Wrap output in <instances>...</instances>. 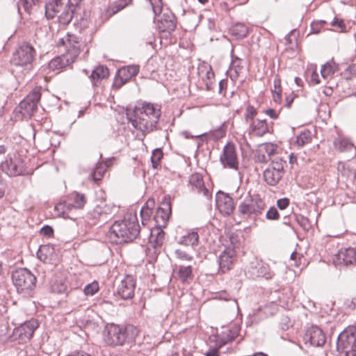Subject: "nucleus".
<instances>
[{
	"mask_svg": "<svg viewBox=\"0 0 356 356\" xmlns=\"http://www.w3.org/2000/svg\"><path fill=\"white\" fill-rule=\"evenodd\" d=\"M289 204V200L286 197L279 199L277 201V207L281 209H285Z\"/></svg>",
	"mask_w": 356,
	"mask_h": 356,
	"instance_id": "obj_63",
	"label": "nucleus"
},
{
	"mask_svg": "<svg viewBox=\"0 0 356 356\" xmlns=\"http://www.w3.org/2000/svg\"><path fill=\"white\" fill-rule=\"evenodd\" d=\"M269 132L268 125L265 120H254L250 126V134L261 137Z\"/></svg>",
	"mask_w": 356,
	"mask_h": 356,
	"instance_id": "obj_28",
	"label": "nucleus"
},
{
	"mask_svg": "<svg viewBox=\"0 0 356 356\" xmlns=\"http://www.w3.org/2000/svg\"><path fill=\"white\" fill-rule=\"evenodd\" d=\"M333 263L339 268L356 265V250L353 248H341L334 255Z\"/></svg>",
	"mask_w": 356,
	"mask_h": 356,
	"instance_id": "obj_10",
	"label": "nucleus"
},
{
	"mask_svg": "<svg viewBox=\"0 0 356 356\" xmlns=\"http://www.w3.org/2000/svg\"><path fill=\"white\" fill-rule=\"evenodd\" d=\"M154 207V200L149 199L140 210L142 224L147 225L152 215V209Z\"/></svg>",
	"mask_w": 356,
	"mask_h": 356,
	"instance_id": "obj_33",
	"label": "nucleus"
},
{
	"mask_svg": "<svg viewBox=\"0 0 356 356\" xmlns=\"http://www.w3.org/2000/svg\"><path fill=\"white\" fill-rule=\"evenodd\" d=\"M13 284L18 293L29 295L35 286L36 277L26 268H19L12 274Z\"/></svg>",
	"mask_w": 356,
	"mask_h": 356,
	"instance_id": "obj_5",
	"label": "nucleus"
},
{
	"mask_svg": "<svg viewBox=\"0 0 356 356\" xmlns=\"http://www.w3.org/2000/svg\"><path fill=\"white\" fill-rule=\"evenodd\" d=\"M334 148L340 152L349 151L353 148V143L348 138L339 136L334 141Z\"/></svg>",
	"mask_w": 356,
	"mask_h": 356,
	"instance_id": "obj_38",
	"label": "nucleus"
},
{
	"mask_svg": "<svg viewBox=\"0 0 356 356\" xmlns=\"http://www.w3.org/2000/svg\"><path fill=\"white\" fill-rule=\"evenodd\" d=\"M136 281L133 276L127 275L118 286V293L124 300L132 298L134 296Z\"/></svg>",
	"mask_w": 356,
	"mask_h": 356,
	"instance_id": "obj_17",
	"label": "nucleus"
},
{
	"mask_svg": "<svg viewBox=\"0 0 356 356\" xmlns=\"http://www.w3.org/2000/svg\"><path fill=\"white\" fill-rule=\"evenodd\" d=\"M313 137L314 134L310 130L304 129L296 136L295 144L299 147H302L310 144L312 142Z\"/></svg>",
	"mask_w": 356,
	"mask_h": 356,
	"instance_id": "obj_35",
	"label": "nucleus"
},
{
	"mask_svg": "<svg viewBox=\"0 0 356 356\" xmlns=\"http://www.w3.org/2000/svg\"><path fill=\"white\" fill-rule=\"evenodd\" d=\"M266 218L268 220H277L279 218L280 215L276 208L274 207H270L266 212Z\"/></svg>",
	"mask_w": 356,
	"mask_h": 356,
	"instance_id": "obj_61",
	"label": "nucleus"
},
{
	"mask_svg": "<svg viewBox=\"0 0 356 356\" xmlns=\"http://www.w3.org/2000/svg\"><path fill=\"white\" fill-rule=\"evenodd\" d=\"M231 57L232 62L228 70V74L231 80L235 83L244 74L245 67L242 65V60L234 55L233 49L231 51Z\"/></svg>",
	"mask_w": 356,
	"mask_h": 356,
	"instance_id": "obj_21",
	"label": "nucleus"
},
{
	"mask_svg": "<svg viewBox=\"0 0 356 356\" xmlns=\"http://www.w3.org/2000/svg\"><path fill=\"white\" fill-rule=\"evenodd\" d=\"M51 288L53 292L57 293H62L66 291L67 286L63 282H54L51 284Z\"/></svg>",
	"mask_w": 356,
	"mask_h": 356,
	"instance_id": "obj_52",
	"label": "nucleus"
},
{
	"mask_svg": "<svg viewBox=\"0 0 356 356\" xmlns=\"http://www.w3.org/2000/svg\"><path fill=\"white\" fill-rule=\"evenodd\" d=\"M257 114V110L253 106L248 105L245 109V118L248 121V119L252 120Z\"/></svg>",
	"mask_w": 356,
	"mask_h": 356,
	"instance_id": "obj_58",
	"label": "nucleus"
},
{
	"mask_svg": "<svg viewBox=\"0 0 356 356\" xmlns=\"http://www.w3.org/2000/svg\"><path fill=\"white\" fill-rule=\"evenodd\" d=\"M305 339L314 346H323L326 341V337L322 329L318 326H312L307 330Z\"/></svg>",
	"mask_w": 356,
	"mask_h": 356,
	"instance_id": "obj_19",
	"label": "nucleus"
},
{
	"mask_svg": "<svg viewBox=\"0 0 356 356\" xmlns=\"http://www.w3.org/2000/svg\"><path fill=\"white\" fill-rule=\"evenodd\" d=\"M42 87H35L19 103L20 112L23 115L31 118L38 110L42 95Z\"/></svg>",
	"mask_w": 356,
	"mask_h": 356,
	"instance_id": "obj_6",
	"label": "nucleus"
},
{
	"mask_svg": "<svg viewBox=\"0 0 356 356\" xmlns=\"http://www.w3.org/2000/svg\"><path fill=\"white\" fill-rule=\"evenodd\" d=\"M109 76V71L106 67L102 65L96 67L92 72L90 79L94 86H97V82Z\"/></svg>",
	"mask_w": 356,
	"mask_h": 356,
	"instance_id": "obj_31",
	"label": "nucleus"
},
{
	"mask_svg": "<svg viewBox=\"0 0 356 356\" xmlns=\"http://www.w3.org/2000/svg\"><path fill=\"white\" fill-rule=\"evenodd\" d=\"M140 227L136 213H127L121 220L115 221L111 227L108 236L111 243L121 244L136 239Z\"/></svg>",
	"mask_w": 356,
	"mask_h": 356,
	"instance_id": "obj_2",
	"label": "nucleus"
},
{
	"mask_svg": "<svg viewBox=\"0 0 356 356\" xmlns=\"http://www.w3.org/2000/svg\"><path fill=\"white\" fill-rule=\"evenodd\" d=\"M226 134V129L224 125H221L217 129L211 130L208 133L197 135V137H204L207 140L216 141L223 138Z\"/></svg>",
	"mask_w": 356,
	"mask_h": 356,
	"instance_id": "obj_36",
	"label": "nucleus"
},
{
	"mask_svg": "<svg viewBox=\"0 0 356 356\" xmlns=\"http://www.w3.org/2000/svg\"><path fill=\"white\" fill-rule=\"evenodd\" d=\"M310 81L314 84H318L321 83L319 75L316 72V70H313L310 76Z\"/></svg>",
	"mask_w": 356,
	"mask_h": 356,
	"instance_id": "obj_64",
	"label": "nucleus"
},
{
	"mask_svg": "<svg viewBox=\"0 0 356 356\" xmlns=\"http://www.w3.org/2000/svg\"><path fill=\"white\" fill-rule=\"evenodd\" d=\"M67 200L72 205L75 211L78 209H82L87 202L85 195L79 193L72 194Z\"/></svg>",
	"mask_w": 356,
	"mask_h": 356,
	"instance_id": "obj_32",
	"label": "nucleus"
},
{
	"mask_svg": "<svg viewBox=\"0 0 356 356\" xmlns=\"http://www.w3.org/2000/svg\"><path fill=\"white\" fill-rule=\"evenodd\" d=\"M132 126L142 133L143 136L157 129L161 115V106L144 102L135 106L132 113H127Z\"/></svg>",
	"mask_w": 356,
	"mask_h": 356,
	"instance_id": "obj_1",
	"label": "nucleus"
},
{
	"mask_svg": "<svg viewBox=\"0 0 356 356\" xmlns=\"http://www.w3.org/2000/svg\"><path fill=\"white\" fill-rule=\"evenodd\" d=\"M171 214V204L169 201H163L161 203L154 215V219L156 223V227H165L168 221Z\"/></svg>",
	"mask_w": 356,
	"mask_h": 356,
	"instance_id": "obj_18",
	"label": "nucleus"
},
{
	"mask_svg": "<svg viewBox=\"0 0 356 356\" xmlns=\"http://www.w3.org/2000/svg\"><path fill=\"white\" fill-rule=\"evenodd\" d=\"M356 76V63L350 65L343 72V76L346 79H351Z\"/></svg>",
	"mask_w": 356,
	"mask_h": 356,
	"instance_id": "obj_55",
	"label": "nucleus"
},
{
	"mask_svg": "<svg viewBox=\"0 0 356 356\" xmlns=\"http://www.w3.org/2000/svg\"><path fill=\"white\" fill-rule=\"evenodd\" d=\"M54 211L58 217L71 220L76 218V211L67 199L56 204L54 207Z\"/></svg>",
	"mask_w": 356,
	"mask_h": 356,
	"instance_id": "obj_23",
	"label": "nucleus"
},
{
	"mask_svg": "<svg viewBox=\"0 0 356 356\" xmlns=\"http://www.w3.org/2000/svg\"><path fill=\"white\" fill-rule=\"evenodd\" d=\"M131 2V0H118L112 3L107 9L109 17L116 14Z\"/></svg>",
	"mask_w": 356,
	"mask_h": 356,
	"instance_id": "obj_40",
	"label": "nucleus"
},
{
	"mask_svg": "<svg viewBox=\"0 0 356 356\" xmlns=\"http://www.w3.org/2000/svg\"><path fill=\"white\" fill-rule=\"evenodd\" d=\"M175 254L177 258L182 261H191L193 259V257L191 255L179 249L176 250Z\"/></svg>",
	"mask_w": 356,
	"mask_h": 356,
	"instance_id": "obj_57",
	"label": "nucleus"
},
{
	"mask_svg": "<svg viewBox=\"0 0 356 356\" xmlns=\"http://www.w3.org/2000/svg\"><path fill=\"white\" fill-rule=\"evenodd\" d=\"M63 45L66 48V54L76 60L81 52V41L74 34L67 33L66 35L60 39L58 45Z\"/></svg>",
	"mask_w": 356,
	"mask_h": 356,
	"instance_id": "obj_12",
	"label": "nucleus"
},
{
	"mask_svg": "<svg viewBox=\"0 0 356 356\" xmlns=\"http://www.w3.org/2000/svg\"><path fill=\"white\" fill-rule=\"evenodd\" d=\"M282 175L281 171L275 170V168H268L264 172V179L270 186L276 185L281 179Z\"/></svg>",
	"mask_w": 356,
	"mask_h": 356,
	"instance_id": "obj_30",
	"label": "nucleus"
},
{
	"mask_svg": "<svg viewBox=\"0 0 356 356\" xmlns=\"http://www.w3.org/2000/svg\"><path fill=\"white\" fill-rule=\"evenodd\" d=\"M236 258V252L234 248L226 247L218 257L219 272L225 273L232 269Z\"/></svg>",
	"mask_w": 356,
	"mask_h": 356,
	"instance_id": "obj_13",
	"label": "nucleus"
},
{
	"mask_svg": "<svg viewBox=\"0 0 356 356\" xmlns=\"http://www.w3.org/2000/svg\"><path fill=\"white\" fill-rule=\"evenodd\" d=\"M0 169L9 177H15L22 172L19 162L13 160L11 158H6L0 165Z\"/></svg>",
	"mask_w": 356,
	"mask_h": 356,
	"instance_id": "obj_24",
	"label": "nucleus"
},
{
	"mask_svg": "<svg viewBox=\"0 0 356 356\" xmlns=\"http://www.w3.org/2000/svg\"><path fill=\"white\" fill-rule=\"evenodd\" d=\"M337 70V66L334 63H327L323 65L321 70V77L324 79H328L332 77L335 71Z\"/></svg>",
	"mask_w": 356,
	"mask_h": 356,
	"instance_id": "obj_45",
	"label": "nucleus"
},
{
	"mask_svg": "<svg viewBox=\"0 0 356 356\" xmlns=\"http://www.w3.org/2000/svg\"><path fill=\"white\" fill-rule=\"evenodd\" d=\"M296 221L298 224L304 229L308 230L310 227V223L309 219L302 215L296 214L295 215Z\"/></svg>",
	"mask_w": 356,
	"mask_h": 356,
	"instance_id": "obj_51",
	"label": "nucleus"
},
{
	"mask_svg": "<svg viewBox=\"0 0 356 356\" xmlns=\"http://www.w3.org/2000/svg\"><path fill=\"white\" fill-rule=\"evenodd\" d=\"M165 241V232L162 227H155L150 229V236L147 245V254L152 259L156 258L159 249Z\"/></svg>",
	"mask_w": 356,
	"mask_h": 356,
	"instance_id": "obj_8",
	"label": "nucleus"
},
{
	"mask_svg": "<svg viewBox=\"0 0 356 356\" xmlns=\"http://www.w3.org/2000/svg\"><path fill=\"white\" fill-rule=\"evenodd\" d=\"M248 31V26L243 23H236L230 29L231 35L238 40L245 38Z\"/></svg>",
	"mask_w": 356,
	"mask_h": 356,
	"instance_id": "obj_37",
	"label": "nucleus"
},
{
	"mask_svg": "<svg viewBox=\"0 0 356 356\" xmlns=\"http://www.w3.org/2000/svg\"><path fill=\"white\" fill-rule=\"evenodd\" d=\"M216 207L221 214L225 216H230L234 209L232 197L228 194L218 191L216 197Z\"/></svg>",
	"mask_w": 356,
	"mask_h": 356,
	"instance_id": "obj_15",
	"label": "nucleus"
},
{
	"mask_svg": "<svg viewBox=\"0 0 356 356\" xmlns=\"http://www.w3.org/2000/svg\"><path fill=\"white\" fill-rule=\"evenodd\" d=\"M331 25L334 27H336L339 31H343L346 29V25L343 19H339L337 17H334L333 21L331 22Z\"/></svg>",
	"mask_w": 356,
	"mask_h": 356,
	"instance_id": "obj_60",
	"label": "nucleus"
},
{
	"mask_svg": "<svg viewBox=\"0 0 356 356\" xmlns=\"http://www.w3.org/2000/svg\"><path fill=\"white\" fill-rule=\"evenodd\" d=\"M136 335L137 330L133 325L123 327L113 323L108 324L103 332L104 341L111 346H122L132 342Z\"/></svg>",
	"mask_w": 356,
	"mask_h": 356,
	"instance_id": "obj_3",
	"label": "nucleus"
},
{
	"mask_svg": "<svg viewBox=\"0 0 356 356\" xmlns=\"http://www.w3.org/2000/svg\"><path fill=\"white\" fill-rule=\"evenodd\" d=\"M265 209L266 203L259 196H252L248 193L238 206L237 215L240 220L237 222L255 218L261 215Z\"/></svg>",
	"mask_w": 356,
	"mask_h": 356,
	"instance_id": "obj_4",
	"label": "nucleus"
},
{
	"mask_svg": "<svg viewBox=\"0 0 356 356\" xmlns=\"http://www.w3.org/2000/svg\"><path fill=\"white\" fill-rule=\"evenodd\" d=\"M163 157V153L161 148H156L153 150L151 156V162L152 164V167L154 169H156L158 166L160 165V163Z\"/></svg>",
	"mask_w": 356,
	"mask_h": 356,
	"instance_id": "obj_48",
	"label": "nucleus"
},
{
	"mask_svg": "<svg viewBox=\"0 0 356 356\" xmlns=\"http://www.w3.org/2000/svg\"><path fill=\"white\" fill-rule=\"evenodd\" d=\"M75 60L72 58L69 54H67L66 53L63 54V55L60 56H57L54 58H53L48 65V67L50 70L54 71V70H58L60 69H63L72 63H74Z\"/></svg>",
	"mask_w": 356,
	"mask_h": 356,
	"instance_id": "obj_27",
	"label": "nucleus"
},
{
	"mask_svg": "<svg viewBox=\"0 0 356 356\" xmlns=\"http://www.w3.org/2000/svg\"><path fill=\"white\" fill-rule=\"evenodd\" d=\"M35 56V49L30 44L23 42L13 53L11 62L14 65L27 66L32 63Z\"/></svg>",
	"mask_w": 356,
	"mask_h": 356,
	"instance_id": "obj_7",
	"label": "nucleus"
},
{
	"mask_svg": "<svg viewBox=\"0 0 356 356\" xmlns=\"http://www.w3.org/2000/svg\"><path fill=\"white\" fill-rule=\"evenodd\" d=\"M177 27V18L170 11L163 13L159 19V29L162 32L171 33Z\"/></svg>",
	"mask_w": 356,
	"mask_h": 356,
	"instance_id": "obj_22",
	"label": "nucleus"
},
{
	"mask_svg": "<svg viewBox=\"0 0 356 356\" xmlns=\"http://www.w3.org/2000/svg\"><path fill=\"white\" fill-rule=\"evenodd\" d=\"M220 161L225 168L238 170V156L236 146L233 143L229 142L224 146Z\"/></svg>",
	"mask_w": 356,
	"mask_h": 356,
	"instance_id": "obj_11",
	"label": "nucleus"
},
{
	"mask_svg": "<svg viewBox=\"0 0 356 356\" xmlns=\"http://www.w3.org/2000/svg\"><path fill=\"white\" fill-rule=\"evenodd\" d=\"M258 277H264L266 280H270L274 276V273L270 270L268 264H260L257 267Z\"/></svg>",
	"mask_w": 356,
	"mask_h": 356,
	"instance_id": "obj_46",
	"label": "nucleus"
},
{
	"mask_svg": "<svg viewBox=\"0 0 356 356\" xmlns=\"http://www.w3.org/2000/svg\"><path fill=\"white\" fill-rule=\"evenodd\" d=\"M38 326V322L35 320L27 321L14 329L13 337L19 343H26L31 339Z\"/></svg>",
	"mask_w": 356,
	"mask_h": 356,
	"instance_id": "obj_9",
	"label": "nucleus"
},
{
	"mask_svg": "<svg viewBox=\"0 0 356 356\" xmlns=\"http://www.w3.org/2000/svg\"><path fill=\"white\" fill-rule=\"evenodd\" d=\"M266 152L270 156L274 154L277 150V146L273 143H266L264 145Z\"/></svg>",
	"mask_w": 356,
	"mask_h": 356,
	"instance_id": "obj_62",
	"label": "nucleus"
},
{
	"mask_svg": "<svg viewBox=\"0 0 356 356\" xmlns=\"http://www.w3.org/2000/svg\"><path fill=\"white\" fill-rule=\"evenodd\" d=\"M140 70L137 65H131L120 68L115 76L114 85L117 88L122 87L127 83L132 77L136 76Z\"/></svg>",
	"mask_w": 356,
	"mask_h": 356,
	"instance_id": "obj_14",
	"label": "nucleus"
},
{
	"mask_svg": "<svg viewBox=\"0 0 356 356\" xmlns=\"http://www.w3.org/2000/svg\"><path fill=\"white\" fill-rule=\"evenodd\" d=\"M39 1L40 0H19V5L23 7L25 12L31 14L33 6L38 5Z\"/></svg>",
	"mask_w": 356,
	"mask_h": 356,
	"instance_id": "obj_49",
	"label": "nucleus"
},
{
	"mask_svg": "<svg viewBox=\"0 0 356 356\" xmlns=\"http://www.w3.org/2000/svg\"><path fill=\"white\" fill-rule=\"evenodd\" d=\"M74 9L69 6L65 8L60 15H58V22L63 25L68 24L73 18Z\"/></svg>",
	"mask_w": 356,
	"mask_h": 356,
	"instance_id": "obj_44",
	"label": "nucleus"
},
{
	"mask_svg": "<svg viewBox=\"0 0 356 356\" xmlns=\"http://www.w3.org/2000/svg\"><path fill=\"white\" fill-rule=\"evenodd\" d=\"M198 74L205 83L207 90H211L214 83L215 74L211 65L203 64L198 67Z\"/></svg>",
	"mask_w": 356,
	"mask_h": 356,
	"instance_id": "obj_25",
	"label": "nucleus"
},
{
	"mask_svg": "<svg viewBox=\"0 0 356 356\" xmlns=\"http://www.w3.org/2000/svg\"><path fill=\"white\" fill-rule=\"evenodd\" d=\"M339 335L341 336V344H343L348 348H355L356 350V326L348 327Z\"/></svg>",
	"mask_w": 356,
	"mask_h": 356,
	"instance_id": "obj_26",
	"label": "nucleus"
},
{
	"mask_svg": "<svg viewBox=\"0 0 356 356\" xmlns=\"http://www.w3.org/2000/svg\"><path fill=\"white\" fill-rule=\"evenodd\" d=\"M341 336L339 335L337 340V349L341 351V353L337 356H356V350L355 348H352L351 347L348 348L343 344H341L340 341Z\"/></svg>",
	"mask_w": 356,
	"mask_h": 356,
	"instance_id": "obj_47",
	"label": "nucleus"
},
{
	"mask_svg": "<svg viewBox=\"0 0 356 356\" xmlns=\"http://www.w3.org/2000/svg\"><path fill=\"white\" fill-rule=\"evenodd\" d=\"M105 171V166L102 163H99L96 165L95 170L90 174L89 179L95 183L98 184L99 181L102 179Z\"/></svg>",
	"mask_w": 356,
	"mask_h": 356,
	"instance_id": "obj_43",
	"label": "nucleus"
},
{
	"mask_svg": "<svg viewBox=\"0 0 356 356\" xmlns=\"http://www.w3.org/2000/svg\"><path fill=\"white\" fill-rule=\"evenodd\" d=\"M238 328L235 325L223 327L220 333L213 336L218 348H220L234 340L238 335Z\"/></svg>",
	"mask_w": 356,
	"mask_h": 356,
	"instance_id": "obj_16",
	"label": "nucleus"
},
{
	"mask_svg": "<svg viewBox=\"0 0 356 356\" xmlns=\"http://www.w3.org/2000/svg\"><path fill=\"white\" fill-rule=\"evenodd\" d=\"M199 242V235L196 232H191L184 235L179 243L184 245L195 246L197 245Z\"/></svg>",
	"mask_w": 356,
	"mask_h": 356,
	"instance_id": "obj_41",
	"label": "nucleus"
},
{
	"mask_svg": "<svg viewBox=\"0 0 356 356\" xmlns=\"http://www.w3.org/2000/svg\"><path fill=\"white\" fill-rule=\"evenodd\" d=\"M99 291V284L97 282L94 281L87 284L84 289L83 292L86 296H93Z\"/></svg>",
	"mask_w": 356,
	"mask_h": 356,
	"instance_id": "obj_50",
	"label": "nucleus"
},
{
	"mask_svg": "<svg viewBox=\"0 0 356 356\" xmlns=\"http://www.w3.org/2000/svg\"><path fill=\"white\" fill-rule=\"evenodd\" d=\"M282 108L278 110L275 108H268L264 111V113L269 116L273 120H276L279 118Z\"/></svg>",
	"mask_w": 356,
	"mask_h": 356,
	"instance_id": "obj_59",
	"label": "nucleus"
},
{
	"mask_svg": "<svg viewBox=\"0 0 356 356\" xmlns=\"http://www.w3.org/2000/svg\"><path fill=\"white\" fill-rule=\"evenodd\" d=\"M107 213L106 205L104 203L101 204L97 205L92 211H90L87 214V218L88 219H91L94 220V223L95 221L99 219V218Z\"/></svg>",
	"mask_w": 356,
	"mask_h": 356,
	"instance_id": "obj_42",
	"label": "nucleus"
},
{
	"mask_svg": "<svg viewBox=\"0 0 356 356\" xmlns=\"http://www.w3.org/2000/svg\"><path fill=\"white\" fill-rule=\"evenodd\" d=\"M273 99L279 105L282 100V88L281 86V79L278 74H276L273 80V88L271 90Z\"/></svg>",
	"mask_w": 356,
	"mask_h": 356,
	"instance_id": "obj_34",
	"label": "nucleus"
},
{
	"mask_svg": "<svg viewBox=\"0 0 356 356\" xmlns=\"http://www.w3.org/2000/svg\"><path fill=\"white\" fill-rule=\"evenodd\" d=\"M63 8L62 0H49L45 5V16L48 19H53Z\"/></svg>",
	"mask_w": 356,
	"mask_h": 356,
	"instance_id": "obj_29",
	"label": "nucleus"
},
{
	"mask_svg": "<svg viewBox=\"0 0 356 356\" xmlns=\"http://www.w3.org/2000/svg\"><path fill=\"white\" fill-rule=\"evenodd\" d=\"M327 24L324 20L313 22L311 24V32L312 33H318L321 29Z\"/></svg>",
	"mask_w": 356,
	"mask_h": 356,
	"instance_id": "obj_54",
	"label": "nucleus"
},
{
	"mask_svg": "<svg viewBox=\"0 0 356 356\" xmlns=\"http://www.w3.org/2000/svg\"><path fill=\"white\" fill-rule=\"evenodd\" d=\"M177 276L181 282H188L193 279V269L191 266H179L178 267Z\"/></svg>",
	"mask_w": 356,
	"mask_h": 356,
	"instance_id": "obj_39",
	"label": "nucleus"
},
{
	"mask_svg": "<svg viewBox=\"0 0 356 356\" xmlns=\"http://www.w3.org/2000/svg\"><path fill=\"white\" fill-rule=\"evenodd\" d=\"M151 4L155 15L161 14L163 10L162 0H151Z\"/></svg>",
	"mask_w": 356,
	"mask_h": 356,
	"instance_id": "obj_53",
	"label": "nucleus"
},
{
	"mask_svg": "<svg viewBox=\"0 0 356 356\" xmlns=\"http://www.w3.org/2000/svg\"><path fill=\"white\" fill-rule=\"evenodd\" d=\"M188 182L193 190L202 194L208 200L211 198V193L205 186L203 176L200 173H193L189 177Z\"/></svg>",
	"mask_w": 356,
	"mask_h": 356,
	"instance_id": "obj_20",
	"label": "nucleus"
},
{
	"mask_svg": "<svg viewBox=\"0 0 356 356\" xmlns=\"http://www.w3.org/2000/svg\"><path fill=\"white\" fill-rule=\"evenodd\" d=\"M230 245L228 247H233L235 250L236 248H238L241 245V239L239 236L234 233H232L229 236Z\"/></svg>",
	"mask_w": 356,
	"mask_h": 356,
	"instance_id": "obj_56",
	"label": "nucleus"
}]
</instances>
